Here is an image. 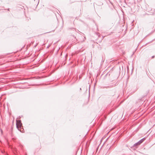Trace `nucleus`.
<instances>
[{"instance_id":"f257e3e1","label":"nucleus","mask_w":155,"mask_h":155,"mask_svg":"<svg viewBox=\"0 0 155 155\" xmlns=\"http://www.w3.org/2000/svg\"><path fill=\"white\" fill-rule=\"evenodd\" d=\"M16 126L18 130L21 132V131L19 129L20 128H21V127H22V124L21 120H16Z\"/></svg>"},{"instance_id":"f03ea898","label":"nucleus","mask_w":155,"mask_h":155,"mask_svg":"<svg viewBox=\"0 0 155 155\" xmlns=\"http://www.w3.org/2000/svg\"><path fill=\"white\" fill-rule=\"evenodd\" d=\"M114 84H113L112 85L108 86H107V87H106V88H109L110 87H114L115 86L117 85L118 84L117 82L116 81H115V82H114Z\"/></svg>"},{"instance_id":"7ed1b4c3","label":"nucleus","mask_w":155,"mask_h":155,"mask_svg":"<svg viewBox=\"0 0 155 155\" xmlns=\"http://www.w3.org/2000/svg\"><path fill=\"white\" fill-rule=\"evenodd\" d=\"M145 139V137L143 138L140 140L138 142L140 144Z\"/></svg>"},{"instance_id":"20e7f679","label":"nucleus","mask_w":155,"mask_h":155,"mask_svg":"<svg viewBox=\"0 0 155 155\" xmlns=\"http://www.w3.org/2000/svg\"><path fill=\"white\" fill-rule=\"evenodd\" d=\"M140 143H139V142H137L135 143V144H134L132 146V147H136V146H137L139 145H140Z\"/></svg>"},{"instance_id":"39448f33","label":"nucleus","mask_w":155,"mask_h":155,"mask_svg":"<svg viewBox=\"0 0 155 155\" xmlns=\"http://www.w3.org/2000/svg\"><path fill=\"white\" fill-rule=\"evenodd\" d=\"M36 3L35 4V5H36V6H37V5H38L39 3V1L38 0H36Z\"/></svg>"},{"instance_id":"423d86ee","label":"nucleus","mask_w":155,"mask_h":155,"mask_svg":"<svg viewBox=\"0 0 155 155\" xmlns=\"http://www.w3.org/2000/svg\"><path fill=\"white\" fill-rule=\"evenodd\" d=\"M96 34L98 36V37L100 35H99V34L98 33H97Z\"/></svg>"},{"instance_id":"0eeeda50","label":"nucleus","mask_w":155,"mask_h":155,"mask_svg":"<svg viewBox=\"0 0 155 155\" xmlns=\"http://www.w3.org/2000/svg\"><path fill=\"white\" fill-rule=\"evenodd\" d=\"M154 57V56H152V58H153Z\"/></svg>"},{"instance_id":"6e6552de","label":"nucleus","mask_w":155,"mask_h":155,"mask_svg":"<svg viewBox=\"0 0 155 155\" xmlns=\"http://www.w3.org/2000/svg\"><path fill=\"white\" fill-rule=\"evenodd\" d=\"M36 45H35V46H34V47H36Z\"/></svg>"},{"instance_id":"1a4fd4ad","label":"nucleus","mask_w":155,"mask_h":155,"mask_svg":"<svg viewBox=\"0 0 155 155\" xmlns=\"http://www.w3.org/2000/svg\"><path fill=\"white\" fill-rule=\"evenodd\" d=\"M80 90H81V88H80Z\"/></svg>"},{"instance_id":"9d476101","label":"nucleus","mask_w":155,"mask_h":155,"mask_svg":"<svg viewBox=\"0 0 155 155\" xmlns=\"http://www.w3.org/2000/svg\"><path fill=\"white\" fill-rule=\"evenodd\" d=\"M26 155H27L26 154Z\"/></svg>"}]
</instances>
